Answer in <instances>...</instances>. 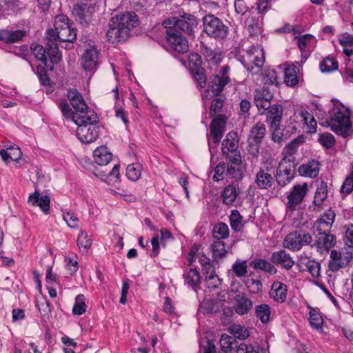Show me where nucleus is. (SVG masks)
Returning <instances> with one entry per match:
<instances>
[{
    "label": "nucleus",
    "mask_w": 353,
    "mask_h": 353,
    "mask_svg": "<svg viewBox=\"0 0 353 353\" xmlns=\"http://www.w3.org/2000/svg\"><path fill=\"white\" fill-rule=\"evenodd\" d=\"M75 114L73 122L77 127L83 126L84 125H95L99 122L97 113L88 107L86 110L75 112Z\"/></svg>",
    "instance_id": "6ab92c4d"
},
{
    "label": "nucleus",
    "mask_w": 353,
    "mask_h": 353,
    "mask_svg": "<svg viewBox=\"0 0 353 353\" xmlns=\"http://www.w3.org/2000/svg\"><path fill=\"white\" fill-rule=\"evenodd\" d=\"M312 241L313 238L310 233L303 230H296L285 236L283 245L285 248L297 252L303 247L310 245Z\"/></svg>",
    "instance_id": "0eeeda50"
},
{
    "label": "nucleus",
    "mask_w": 353,
    "mask_h": 353,
    "mask_svg": "<svg viewBox=\"0 0 353 353\" xmlns=\"http://www.w3.org/2000/svg\"><path fill=\"white\" fill-rule=\"evenodd\" d=\"M252 307L253 302L251 299L245 296H240V295H238L234 309L236 314L244 315L248 314Z\"/></svg>",
    "instance_id": "2f4dec72"
},
{
    "label": "nucleus",
    "mask_w": 353,
    "mask_h": 353,
    "mask_svg": "<svg viewBox=\"0 0 353 353\" xmlns=\"http://www.w3.org/2000/svg\"><path fill=\"white\" fill-rule=\"evenodd\" d=\"M266 122L270 128L276 129L281 125L283 119V107L280 104H273L266 112Z\"/></svg>",
    "instance_id": "412c9836"
},
{
    "label": "nucleus",
    "mask_w": 353,
    "mask_h": 353,
    "mask_svg": "<svg viewBox=\"0 0 353 353\" xmlns=\"http://www.w3.org/2000/svg\"><path fill=\"white\" fill-rule=\"evenodd\" d=\"M255 316L263 323H267L270 321L271 308L269 305L263 303L255 307Z\"/></svg>",
    "instance_id": "a19ab883"
},
{
    "label": "nucleus",
    "mask_w": 353,
    "mask_h": 353,
    "mask_svg": "<svg viewBox=\"0 0 353 353\" xmlns=\"http://www.w3.org/2000/svg\"><path fill=\"white\" fill-rule=\"evenodd\" d=\"M255 183L259 189L268 190L272 187L274 179L270 174L260 169L256 174Z\"/></svg>",
    "instance_id": "7c9ffc66"
},
{
    "label": "nucleus",
    "mask_w": 353,
    "mask_h": 353,
    "mask_svg": "<svg viewBox=\"0 0 353 353\" xmlns=\"http://www.w3.org/2000/svg\"><path fill=\"white\" fill-rule=\"evenodd\" d=\"M336 214L333 210L329 209L319 219L316 220L313 225V232L316 233L330 232L335 220Z\"/></svg>",
    "instance_id": "dca6fc26"
},
{
    "label": "nucleus",
    "mask_w": 353,
    "mask_h": 353,
    "mask_svg": "<svg viewBox=\"0 0 353 353\" xmlns=\"http://www.w3.org/2000/svg\"><path fill=\"white\" fill-rule=\"evenodd\" d=\"M28 202L32 206H39L45 214H49L50 197L47 195L41 196L38 190H35V192L29 196Z\"/></svg>",
    "instance_id": "4be33fe9"
},
{
    "label": "nucleus",
    "mask_w": 353,
    "mask_h": 353,
    "mask_svg": "<svg viewBox=\"0 0 353 353\" xmlns=\"http://www.w3.org/2000/svg\"><path fill=\"white\" fill-rule=\"evenodd\" d=\"M230 334L234 336V338H236L239 340L246 339L250 336V332L245 326L239 324H233L228 329Z\"/></svg>",
    "instance_id": "c03bdc74"
},
{
    "label": "nucleus",
    "mask_w": 353,
    "mask_h": 353,
    "mask_svg": "<svg viewBox=\"0 0 353 353\" xmlns=\"http://www.w3.org/2000/svg\"><path fill=\"white\" fill-rule=\"evenodd\" d=\"M93 157L94 162L101 166L108 165L112 159V153L105 145H101L94 150Z\"/></svg>",
    "instance_id": "cd10ccee"
},
{
    "label": "nucleus",
    "mask_w": 353,
    "mask_h": 353,
    "mask_svg": "<svg viewBox=\"0 0 353 353\" xmlns=\"http://www.w3.org/2000/svg\"><path fill=\"white\" fill-rule=\"evenodd\" d=\"M47 67L41 65L37 66V74L39 77V81L43 86L47 87L50 85V79L47 72Z\"/></svg>",
    "instance_id": "8fccbe9b"
},
{
    "label": "nucleus",
    "mask_w": 353,
    "mask_h": 353,
    "mask_svg": "<svg viewBox=\"0 0 353 353\" xmlns=\"http://www.w3.org/2000/svg\"><path fill=\"white\" fill-rule=\"evenodd\" d=\"M32 52L35 58L41 61L48 70H54V64H58L61 61V54L58 48V43L49 41L46 43V47L37 43L30 46Z\"/></svg>",
    "instance_id": "f03ea898"
},
{
    "label": "nucleus",
    "mask_w": 353,
    "mask_h": 353,
    "mask_svg": "<svg viewBox=\"0 0 353 353\" xmlns=\"http://www.w3.org/2000/svg\"><path fill=\"white\" fill-rule=\"evenodd\" d=\"M309 321L311 326L315 329H319L322 327L323 319L320 314L314 308H312L310 311Z\"/></svg>",
    "instance_id": "6e6d98bb"
},
{
    "label": "nucleus",
    "mask_w": 353,
    "mask_h": 353,
    "mask_svg": "<svg viewBox=\"0 0 353 353\" xmlns=\"http://www.w3.org/2000/svg\"><path fill=\"white\" fill-rule=\"evenodd\" d=\"M210 248L212 252L214 262L219 263V260L225 257L228 253L225 243L223 241H219V239L213 240Z\"/></svg>",
    "instance_id": "72a5a7b5"
},
{
    "label": "nucleus",
    "mask_w": 353,
    "mask_h": 353,
    "mask_svg": "<svg viewBox=\"0 0 353 353\" xmlns=\"http://www.w3.org/2000/svg\"><path fill=\"white\" fill-rule=\"evenodd\" d=\"M350 114L349 109H346L345 112L341 109L337 110L330 121H325V126L330 127L332 131L338 135L343 137H348L352 128Z\"/></svg>",
    "instance_id": "39448f33"
},
{
    "label": "nucleus",
    "mask_w": 353,
    "mask_h": 353,
    "mask_svg": "<svg viewBox=\"0 0 353 353\" xmlns=\"http://www.w3.org/2000/svg\"><path fill=\"white\" fill-rule=\"evenodd\" d=\"M298 68L294 64L288 65L284 70V82L290 87L296 86L299 83Z\"/></svg>",
    "instance_id": "c9c22d12"
},
{
    "label": "nucleus",
    "mask_w": 353,
    "mask_h": 353,
    "mask_svg": "<svg viewBox=\"0 0 353 353\" xmlns=\"http://www.w3.org/2000/svg\"><path fill=\"white\" fill-rule=\"evenodd\" d=\"M67 96L70 105L75 110V112L88 109V105L81 94L77 90H68Z\"/></svg>",
    "instance_id": "393cba45"
},
{
    "label": "nucleus",
    "mask_w": 353,
    "mask_h": 353,
    "mask_svg": "<svg viewBox=\"0 0 353 353\" xmlns=\"http://www.w3.org/2000/svg\"><path fill=\"white\" fill-rule=\"evenodd\" d=\"M239 139L235 131L229 132L222 141L221 150L228 163L234 165L242 163V157L239 150Z\"/></svg>",
    "instance_id": "7ed1b4c3"
},
{
    "label": "nucleus",
    "mask_w": 353,
    "mask_h": 353,
    "mask_svg": "<svg viewBox=\"0 0 353 353\" xmlns=\"http://www.w3.org/2000/svg\"><path fill=\"white\" fill-rule=\"evenodd\" d=\"M232 270L237 277L245 276L248 272V265L246 261L236 260L232 265Z\"/></svg>",
    "instance_id": "3c124183"
},
{
    "label": "nucleus",
    "mask_w": 353,
    "mask_h": 353,
    "mask_svg": "<svg viewBox=\"0 0 353 353\" xmlns=\"http://www.w3.org/2000/svg\"><path fill=\"white\" fill-rule=\"evenodd\" d=\"M338 61L336 59L330 57H327L323 59L320 64V70L323 73H329L335 71L338 69Z\"/></svg>",
    "instance_id": "37998d69"
},
{
    "label": "nucleus",
    "mask_w": 353,
    "mask_h": 353,
    "mask_svg": "<svg viewBox=\"0 0 353 353\" xmlns=\"http://www.w3.org/2000/svg\"><path fill=\"white\" fill-rule=\"evenodd\" d=\"M270 261L274 266H281L282 268L290 270L294 265L295 261L285 250H279L272 253Z\"/></svg>",
    "instance_id": "f3484780"
},
{
    "label": "nucleus",
    "mask_w": 353,
    "mask_h": 353,
    "mask_svg": "<svg viewBox=\"0 0 353 353\" xmlns=\"http://www.w3.org/2000/svg\"><path fill=\"white\" fill-rule=\"evenodd\" d=\"M81 64L85 71L97 68L99 64V52L94 46L85 49L81 55Z\"/></svg>",
    "instance_id": "a211bd4d"
},
{
    "label": "nucleus",
    "mask_w": 353,
    "mask_h": 353,
    "mask_svg": "<svg viewBox=\"0 0 353 353\" xmlns=\"http://www.w3.org/2000/svg\"><path fill=\"white\" fill-rule=\"evenodd\" d=\"M230 70V66L225 65L221 68L219 74L210 76L206 92L212 93L214 96H219L225 86L230 82V78L228 75Z\"/></svg>",
    "instance_id": "1a4fd4ad"
},
{
    "label": "nucleus",
    "mask_w": 353,
    "mask_h": 353,
    "mask_svg": "<svg viewBox=\"0 0 353 353\" xmlns=\"http://www.w3.org/2000/svg\"><path fill=\"white\" fill-rule=\"evenodd\" d=\"M139 25V17L134 12L121 13L109 23L107 39L112 43L124 42L130 37L132 30Z\"/></svg>",
    "instance_id": "f257e3e1"
},
{
    "label": "nucleus",
    "mask_w": 353,
    "mask_h": 353,
    "mask_svg": "<svg viewBox=\"0 0 353 353\" xmlns=\"http://www.w3.org/2000/svg\"><path fill=\"white\" fill-rule=\"evenodd\" d=\"M307 190V185L305 183L301 185H295L287 197L288 208L291 210H295L297 205L303 201Z\"/></svg>",
    "instance_id": "2eb2a0df"
},
{
    "label": "nucleus",
    "mask_w": 353,
    "mask_h": 353,
    "mask_svg": "<svg viewBox=\"0 0 353 353\" xmlns=\"http://www.w3.org/2000/svg\"><path fill=\"white\" fill-rule=\"evenodd\" d=\"M226 176V163L220 162L214 169L213 179L215 181H219Z\"/></svg>",
    "instance_id": "052dcab7"
},
{
    "label": "nucleus",
    "mask_w": 353,
    "mask_h": 353,
    "mask_svg": "<svg viewBox=\"0 0 353 353\" xmlns=\"http://www.w3.org/2000/svg\"><path fill=\"white\" fill-rule=\"evenodd\" d=\"M235 341L236 340L233 336H230L226 334H222L220 339L221 350L225 352H228L232 350L233 344Z\"/></svg>",
    "instance_id": "5fc2aeb1"
},
{
    "label": "nucleus",
    "mask_w": 353,
    "mask_h": 353,
    "mask_svg": "<svg viewBox=\"0 0 353 353\" xmlns=\"http://www.w3.org/2000/svg\"><path fill=\"white\" fill-rule=\"evenodd\" d=\"M248 288L251 293L258 294L263 290V284L260 280L251 279L248 281Z\"/></svg>",
    "instance_id": "774afa93"
},
{
    "label": "nucleus",
    "mask_w": 353,
    "mask_h": 353,
    "mask_svg": "<svg viewBox=\"0 0 353 353\" xmlns=\"http://www.w3.org/2000/svg\"><path fill=\"white\" fill-rule=\"evenodd\" d=\"M77 241L79 249H83L85 251H87L92 245V240L88 233L85 231H81L80 232Z\"/></svg>",
    "instance_id": "603ef678"
},
{
    "label": "nucleus",
    "mask_w": 353,
    "mask_h": 353,
    "mask_svg": "<svg viewBox=\"0 0 353 353\" xmlns=\"http://www.w3.org/2000/svg\"><path fill=\"white\" fill-rule=\"evenodd\" d=\"M212 231L214 240L219 239V241H222V239H226L229 237L228 225L223 222H219L215 224Z\"/></svg>",
    "instance_id": "79ce46f5"
},
{
    "label": "nucleus",
    "mask_w": 353,
    "mask_h": 353,
    "mask_svg": "<svg viewBox=\"0 0 353 353\" xmlns=\"http://www.w3.org/2000/svg\"><path fill=\"white\" fill-rule=\"evenodd\" d=\"M248 60L249 62L254 63V66H250L249 63L242 61L243 66L249 71L252 74H258L261 70L264 61L265 57L262 49L252 48L247 52L246 56L243 57Z\"/></svg>",
    "instance_id": "9b49d317"
},
{
    "label": "nucleus",
    "mask_w": 353,
    "mask_h": 353,
    "mask_svg": "<svg viewBox=\"0 0 353 353\" xmlns=\"http://www.w3.org/2000/svg\"><path fill=\"white\" fill-rule=\"evenodd\" d=\"M301 117L304 123L306 124L310 130L315 131L316 128V121L313 115L307 111L304 110L301 112Z\"/></svg>",
    "instance_id": "680f3d73"
},
{
    "label": "nucleus",
    "mask_w": 353,
    "mask_h": 353,
    "mask_svg": "<svg viewBox=\"0 0 353 353\" xmlns=\"http://www.w3.org/2000/svg\"><path fill=\"white\" fill-rule=\"evenodd\" d=\"M295 157L288 158L285 156L283 159L280 161L279 166L276 170H280L285 176H289L290 180H292L294 177L295 173V164L294 161Z\"/></svg>",
    "instance_id": "473e14b6"
},
{
    "label": "nucleus",
    "mask_w": 353,
    "mask_h": 353,
    "mask_svg": "<svg viewBox=\"0 0 353 353\" xmlns=\"http://www.w3.org/2000/svg\"><path fill=\"white\" fill-rule=\"evenodd\" d=\"M265 134L266 128L265 124L261 122H257L250 130L248 139L262 143Z\"/></svg>",
    "instance_id": "4c0bfd02"
},
{
    "label": "nucleus",
    "mask_w": 353,
    "mask_h": 353,
    "mask_svg": "<svg viewBox=\"0 0 353 353\" xmlns=\"http://www.w3.org/2000/svg\"><path fill=\"white\" fill-rule=\"evenodd\" d=\"M305 265L308 272L314 278H318L320 276L321 265L319 263L315 261L308 260Z\"/></svg>",
    "instance_id": "e2e57ef3"
},
{
    "label": "nucleus",
    "mask_w": 353,
    "mask_h": 353,
    "mask_svg": "<svg viewBox=\"0 0 353 353\" xmlns=\"http://www.w3.org/2000/svg\"><path fill=\"white\" fill-rule=\"evenodd\" d=\"M256 16H249L248 18L245 20V25L248 26V30L251 34H253V32L256 34L261 29L262 23L259 19L255 20Z\"/></svg>",
    "instance_id": "864d4df0"
},
{
    "label": "nucleus",
    "mask_w": 353,
    "mask_h": 353,
    "mask_svg": "<svg viewBox=\"0 0 353 353\" xmlns=\"http://www.w3.org/2000/svg\"><path fill=\"white\" fill-rule=\"evenodd\" d=\"M96 5L91 3H81L75 4L72 9V14L76 21L82 26H88L91 21V14Z\"/></svg>",
    "instance_id": "4468645a"
},
{
    "label": "nucleus",
    "mask_w": 353,
    "mask_h": 353,
    "mask_svg": "<svg viewBox=\"0 0 353 353\" xmlns=\"http://www.w3.org/2000/svg\"><path fill=\"white\" fill-rule=\"evenodd\" d=\"M189 70L196 82L197 87L204 88L207 85V74L204 68L202 67L201 55L192 52L188 57Z\"/></svg>",
    "instance_id": "6e6552de"
},
{
    "label": "nucleus",
    "mask_w": 353,
    "mask_h": 353,
    "mask_svg": "<svg viewBox=\"0 0 353 353\" xmlns=\"http://www.w3.org/2000/svg\"><path fill=\"white\" fill-rule=\"evenodd\" d=\"M86 310L85 298L83 294L77 296L75 303L72 308V312L74 314L81 315Z\"/></svg>",
    "instance_id": "de8ad7c7"
},
{
    "label": "nucleus",
    "mask_w": 353,
    "mask_h": 353,
    "mask_svg": "<svg viewBox=\"0 0 353 353\" xmlns=\"http://www.w3.org/2000/svg\"><path fill=\"white\" fill-rule=\"evenodd\" d=\"M164 23L170 25L169 28H174L176 31L194 37L198 20L194 15L183 12L179 13L178 17H172L165 21Z\"/></svg>",
    "instance_id": "20e7f679"
},
{
    "label": "nucleus",
    "mask_w": 353,
    "mask_h": 353,
    "mask_svg": "<svg viewBox=\"0 0 353 353\" xmlns=\"http://www.w3.org/2000/svg\"><path fill=\"white\" fill-rule=\"evenodd\" d=\"M265 84L268 85H278L276 72L274 70H268L264 74Z\"/></svg>",
    "instance_id": "69168bd1"
},
{
    "label": "nucleus",
    "mask_w": 353,
    "mask_h": 353,
    "mask_svg": "<svg viewBox=\"0 0 353 353\" xmlns=\"http://www.w3.org/2000/svg\"><path fill=\"white\" fill-rule=\"evenodd\" d=\"M223 106V100L221 98H216L212 100L210 108V115L211 117L215 116L217 112H219Z\"/></svg>",
    "instance_id": "338daca9"
},
{
    "label": "nucleus",
    "mask_w": 353,
    "mask_h": 353,
    "mask_svg": "<svg viewBox=\"0 0 353 353\" xmlns=\"http://www.w3.org/2000/svg\"><path fill=\"white\" fill-rule=\"evenodd\" d=\"M229 219L231 228L234 232H241L243 230L246 221H243V217L239 210H232L229 216Z\"/></svg>",
    "instance_id": "e433bc0d"
},
{
    "label": "nucleus",
    "mask_w": 353,
    "mask_h": 353,
    "mask_svg": "<svg viewBox=\"0 0 353 353\" xmlns=\"http://www.w3.org/2000/svg\"><path fill=\"white\" fill-rule=\"evenodd\" d=\"M59 108H60L63 116L66 119H71L72 121H74V116H76L75 110L73 111L70 108V105L68 104L66 99H63L59 101Z\"/></svg>",
    "instance_id": "09e8293b"
},
{
    "label": "nucleus",
    "mask_w": 353,
    "mask_h": 353,
    "mask_svg": "<svg viewBox=\"0 0 353 353\" xmlns=\"http://www.w3.org/2000/svg\"><path fill=\"white\" fill-rule=\"evenodd\" d=\"M19 6V0H0V17Z\"/></svg>",
    "instance_id": "4d7b16f0"
},
{
    "label": "nucleus",
    "mask_w": 353,
    "mask_h": 353,
    "mask_svg": "<svg viewBox=\"0 0 353 353\" xmlns=\"http://www.w3.org/2000/svg\"><path fill=\"white\" fill-rule=\"evenodd\" d=\"M142 170V165L139 163H131L127 166L126 176L132 181H137Z\"/></svg>",
    "instance_id": "a18cd8bd"
},
{
    "label": "nucleus",
    "mask_w": 353,
    "mask_h": 353,
    "mask_svg": "<svg viewBox=\"0 0 353 353\" xmlns=\"http://www.w3.org/2000/svg\"><path fill=\"white\" fill-rule=\"evenodd\" d=\"M205 279L207 280L208 288L210 289L215 290L221 285L222 279L216 274H209V276H206Z\"/></svg>",
    "instance_id": "0e129e2a"
},
{
    "label": "nucleus",
    "mask_w": 353,
    "mask_h": 353,
    "mask_svg": "<svg viewBox=\"0 0 353 353\" xmlns=\"http://www.w3.org/2000/svg\"><path fill=\"white\" fill-rule=\"evenodd\" d=\"M203 31L208 36L216 39H223L228 34V27L224 24L221 19L212 14L203 17Z\"/></svg>",
    "instance_id": "423d86ee"
},
{
    "label": "nucleus",
    "mask_w": 353,
    "mask_h": 353,
    "mask_svg": "<svg viewBox=\"0 0 353 353\" xmlns=\"http://www.w3.org/2000/svg\"><path fill=\"white\" fill-rule=\"evenodd\" d=\"M54 28L56 30L65 29L72 26L69 23V19L64 14H59L55 17Z\"/></svg>",
    "instance_id": "bf43d9fd"
},
{
    "label": "nucleus",
    "mask_w": 353,
    "mask_h": 353,
    "mask_svg": "<svg viewBox=\"0 0 353 353\" xmlns=\"http://www.w3.org/2000/svg\"><path fill=\"white\" fill-rule=\"evenodd\" d=\"M327 197V185L325 181H321L318 185L316 190L314 197L313 200V205L318 208L317 210H319L323 201Z\"/></svg>",
    "instance_id": "f704fd0d"
},
{
    "label": "nucleus",
    "mask_w": 353,
    "mask_h": 353,
    "mask_svg": "<svg viewBox=\"0 0 353 353\" xmlns=\"http://www.w3.org/2000/svg\"><path fill=\"white\" fill-rule=\"evenodd\" d=\"M201 52L205 60L213 65L219 64L223 58L222 52L214 50L203 43L201 46Z\"/></svg>",
    "instance_id": "5701e85b"
},
{
    "label": "nucleus",
    "mask_w": 353,
    "mask_h": 353,
    "mask_svg": "<svg viewBox=\"0 0 353 353\" xmlns=\"http://www.w3.org/2000/svg\"><path fill=\"white\" fill-rule=\"evenodd\" d=\"M250 265L256 270H259L270 274H274L277 272L274 264L264 259H255L250 262Z\"/></svg>",
    "instance_id": "c756f323"
},
{
    "label": "nucleus",
    "mask_w": 353,
    "mask_h": 353,
    "mask_svg": "<svg viewBox=\"0 0 353 353\" xmlns=\"http://www.w3.org/2000/svg\"><path fill=\"white\" fill-rule=\"evenodd\" d=\"M320 163L315 159H311L307 163L302 164L298 169L300 175L315 178L318 176L320 170Z\"/></svg>",
    "instance_id": "b1692460"
},
{
    "label": "nucleus",
    "mask_w": 353,
    "mask_h": 353,
    "mask_svg": "<svg viewBox=\"0 0 353 353\" xmlns=\"http://www.w3.org/2000/svg\"><path fill=\"white\" fill-rule=\"evenodd\" d=\"M240 194V190L237 185H228L221 192L223 203L225 205H232L236 201Z\"/></svg>",
    "instance_id": "c85d7f7f"
},
{
    "label": "nucleus",
    "mask_w": 353,
    "mask_h": 353,
    "mask_svg": "<svg viewBox=\"0 0 353 353\" xmlns=\"http://www.w3.org/2000/svg\"><path fill=\"white\" fill-rule=\"evenodd\" d=\"M26 35V31L22 30H0V41L6 43L19 42Z\"/></svg>",
    "instance_id": "a878e982"
},
{
    "label": "nucleus",
    "mask_w": 353,
    "mask_h": 353,
    "mask_svg": "<svg viewBox=\"0 0 353 353\" xmlns=\"http://www.w3.org/2000/svg\"><path fill=\"white\" fill-rule=\"evenodd\" d=\"M56 31L57 37L60 41L72 43L77 39V30L72 26Z\"/></svg>",
    "instance_id": "58836bf2"
},
{
    "label": "nucleus",
    "mask_w": 353,
    "mask_h": 353,
    "mask_svg": "<svg viewBox=\"0 0 353 353\" xmlns=\"http://www.w3.org/2000/svg\"><path fill=\"white\" fill-rule=\"evenodd\" d=\"M165 37L169 46L173 51L179 54H185L188 52V41L181 32L176 31L174 28H167Z\"/></svg>",
    "instance_id": "9d476101"
},
{
    "label": "nucleus",
    "mask_w": 353,
    "mask_h": 353,
    "mask_svg": "<svg viewBox=\"0 0 353 353\" xmlns=\"http://www.w3.org/2000/svg\"><path fill=\"white\" fill-rule=\"evenodd\" d=\"M319 142L326 148L333 147L336 143L334 136L327 132L320 134Z\"/></svg>",
    "instance_id": "13d9d810"
},
{
    "label": "nucleus",
    "mask_w": 353,
    "mask_h": 353,
    "mask_svg": "<svg viewBox=\"0 0 353 353\" xmlns=\"http://www.w3.org/2000/svg\"><path fill=\"white\" fill-rule=\"evenodd\" d=\"M210 125V136L214 143H219L223 138L226 128L228 118L225 114H219L213 117Z\"/></svg>",
    "instance_id": "ddd939ff"
},
{
    "label": "nucleus",
    "mask_w": 353,
    "mask_h": 353,
    "mask_svg": "<svg viewBox=\"0 0 353 353\" xmlns=\"http://www.w3.org/2000/svg\"><path fill=\"white\" fill-rule=\"evenodd\" d=\"M288 288L281 281H274L272 285L270 295L278 303H283L286 299Z\"/></svg>",
    "instance_id": "bb28decb"
},
{
    "label": "nucleus",
    "mask_w": 353,
    "mask_h": 353,
    "mask_svg": "<svg viewBox=\"0 0 353 353\" xmlns=\"http://www.w3.org/2000/svg\"><path fill=\"white\" fill-rule=\"evenodd\" d=\"M340 192L343 197H345L353 192V171H351L346 176L341 187Z\"/></svg>",
    "instance_id": "49530a36"
},
{
    "label": "nucleus",
    "mask_w": 353,
    "mask_h": 353,
    "mask_svg": "<svg viewBox=\"0 0 353 353\" xmlns=\"http://www.w3.org/2000/svg\"><path fill=\"white\" fill-rule=\"evenodd\" d=\"M99 127L95 125H84L77 127V135L79 139L84 143H90L97 140L99 137Z\"/></svg>",
    "instance_id": "aec40b11"
},
{
    "label": "nucleus",
    "mask_w": 353,
    "mask_h": 353,
    "mask_svg": "<svg viewBox=\"0 0 353 353\" xmlns=\"http://www.w3.org/2000/svg\"><path fill=\"white\" fill-rule=\"evenodd\" d=\"M314 236V241L311 244L312 248H316L317 251L323 253L328 252L336 244V237L330 232H313Z\"/></svg>",
    "instance_id": "f8f14e48"
},
{
    "label": "nucleus",
    "mask_w": 353,
    "mask_h": 353,
    "mask_svg": "<svg viewBox=\"0 0 353 353\" xmlns=\"http://www.w3.org/2000/svg\"><path fill=\"white\" fill-rule=\"evenodd\" d=\"M185 282L192 288L195 289L201 283V276L196 268H190L183 274Z\"/></svg>",
    "instance_id": "ea45409f"
}]
</instances>
